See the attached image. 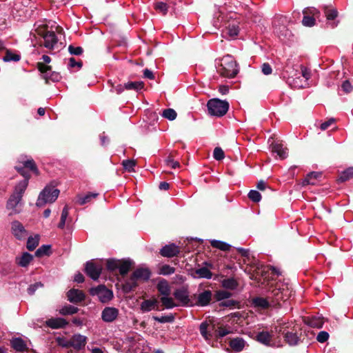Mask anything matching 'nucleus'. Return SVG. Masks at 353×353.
<instances>
[{
	"label": "nucleus",
	"instance_id": "c756f323",
	"mask_svg": "<svg viewBox=\"0 0 353 353\" xmlns=\"http://www.w3.org/2000/svg\"><path fill=\"white\" fill-rule=\"evenodd\" d=\"M132 264V262L129 259L120 260L118 268L120 274L123 276L125 275L129 272Z\"/></svg>",
	"mask_w": 353,
	"mask_h": 353
},
{
	"label": "nucleus",
	"instance_id": "e2e57ef3",
	"mask_svg": "<svg viewBox=\"0 0 353 353\" xmlns=\"http://www.w3.org/2000/svg\"><path fill=\"white\" fill-rule=\"evenodd\" d=\"M41 287H43V283L41 282H37L32 284L28 288V293L30 295H32L38 288Z\"/></svg>",
	"mask_w": 353,
	"mask_h": 353
},
{
	"label": "nucleus",
	"instance_id": "ddd939ff",
	"mask_svg": "<svg viewBox=\"0 0 353 353\" xmlns=\"http://www.w3.org/2000/svg\"><path fill=\"white\" fill-rule=\"evenodd\" d=\"M21 205L22 199L11 194L7 201L6 208L8 210H12V213L18 214L21 212Z\"/></svg>",
	"mask_w": 353,
	"mask_h": 353
},
{
	"label": "nucleus",
	"instance_id": "864d4df0",
	"mask_svg": "<svg viewBox=\"0 0 353 353\" xmlns=\"http://www.w3.org/2000/svg\"><path fill=\"white\" fill-rule=\"evenodd\" d=\"M215 296H216V300L220 301L228 299L232 296V294L225 290H219V291L216 292Z\"/></svg>",
	"mask_w": 353,
	"mask_h": 353
},
{
	"label": "nucleus",
	"instance_id": "5701e85b",
	"mask_svg": "<svg viewBox=\"0 0 353 353\" xmlns=\"http://www.w3.org/2000/svg\"><path fill=\"white\" fill-rule=\"evenodd\" d=\"M158 303V301L155 299H147L141 303L140 309L143 312H148L154 309L158 310L157 308Z\"/></svg>",
	"mask_w": 353,
	"mask_h": 353
},
{
	"label": "nucleus",
	"instance_id": "2f4dec72",
	"mask_svg": "<svg viewBox=\"0 0 353 353\" xmlns=\"http://www.w3.org/2000/svg\"><path fill=\"white\" fill-rule=\"evenodd\" d=\"M306 323L310 327L319 329L323 327V320L321 316H312L307 318Z\"/></svg>",
	"mask_w": 353,
	"mask_h": 353
},
{
	"label": "nucleus",
	"instance_id": "39448f33",
	"mask_svg": "<svg viewBox=\"0 0 353 353\" xmlns=\"http://www.w3.org/2000/svg\"><path fill=\"white\" fill-rule=\"evenodd\" d=\"M207 108L209 114L221 117L228 111L229 103L227 101L214 98L208 101Z\"/></svg>",
	"mask_w": 353,
	"mask_h": 353
},
{
	"label": "nucleus",
	"instance_id": "603ef678",
	"mask_svg": "<svg viewBox=\"0 0 353 353\" xmlns=\"http://www.w3.org/2000/svg\"><path fill=\"white\" fill-rule=\"evenodd\" d=\"M302 23L304 26L312 27L315 24V19L313 16L304 14L302 20Z\"/></svg>",
	"mask_w": 353,
	"mask_h": 353
},
{
	"label": "nucleus",
	"instance_id": "49530a36",
	"mask_svg": "<svg viewBox=\"0 0 353 353\" xmlns=\"http://www.w3.org/2000/svg\"><path fill=\"white\" fill-rule=\"evenodd\" d=\"M21 59V56L17 54H13L10 50H7L6 55L3 58L4 62L10 61H19Z\"/></svg>",
	"mask_w": 353,
	"mask_h": 353
},
{
	"label": "nucleus",
	"instance_id": "6ab92c4d",
	"mask_svg": "<svg viewBox=\"0 0 353 353\" xmlns=\"http://www.w3.org/2000/svg\"><path fill=\"white\" fill-rule=\"evenodd\" d=\"M180 250L178 246L172 243L163 246L161 250L160 254L165 257H173L179 253Z\"/></svg>",
	"mask_w": 353,
	"mask_h": 353
},
{
	"label": "nucleus",
	"instance_id": "72a5a7b5",
	"mask_svg": "<svg viewBox=\"0 0 353 353\" xmlns=\"http://www.w3.org/2000/svg\"><path fill=\"white\" fill-rule=\"evenodd\" d=\"M252 302L254 307L260 309H267L270 306L269 301L266 299L262 297L254 298Z\"/></svg>",
	"mask_w": 353,
	"mask_h": 353
},
{
	"label": "nucleus",
	"instance_id": "4468645a",
	"mask_svg": "<svg viewBox=\"0 0 353 353\" xmlns=\"http://www.w3.org/2000/svg\"><path fill=\"white\" fill-rule=\"evenodd\" d=\"M175 299L181 303L183 306L192 305L189 298L188 291L185 288L176 289L174 292Z\"/></svg>",
	"mask_w": 353,
	"mask_h": 353
},
{
	"label": "nucleus",
	"instance_id": "f257e3e1",
	"mask_svg": "<svg viewBox=\"0 0 353 353\" xmlns=\"http://www.w3.org/2000/svg\"><path fill=\"white\" fill-rule=\"evenodd\" d=\"M17 171L23 176V179L19 181L14 186L12 195L22 199L28 185L30 177L28 171H32L38 174V169L32 159H28L22 162V166H16Z\"/></svg>",
	"mask_w": 353,
	"mask_h": 353
},
{
	"label": "nucleus",
	"instance_id": "58836bf2",
	"mask_svg": "<svg viewBox=\"0 0 353 353\" xmlns=\"http://www.w3.org/2000/svg\"><path fill=\"white\" fill-rule=\"evenodd\" d=\"M39 236L36 235L34 237L30 236L28 237L27 241V249L30 251L34 250L37 246L39 245Z\"/></svg>",
	"mask_w": 353,
	"mask_h": 353
},
{
	"label": "nucleus",
	"instance_id": "20e7f679",
	"mask_svg": "<svg viewBox=\"0 0 353 353\" xmlns=\"http://www.w3.org/2000/svg\"><path fill=\"white\" fill-rule=\"evenodd\" d=\"M151 272L148 268L140 267L137 268L125 282V288L129 290H133L137 286L138 281H147L150 279Z\"/></svg>",
	"mask_w": 353,
	"mask_h": 353
},
{
	"label": "nucleus",
	"instance_id": "f03ea898",
	"mask_svg": "<svg viewBox=\"0 0 353 353\" xmlns=\"http://www.w3.org/2000/svg\"><path fill=\"white\" fill-rule=\"evenodd\" d=\"M216 61V71L223 77L231 79L238 74L237 63L231 55L227 54Z\"/></svg>",
	"mask_w": 353,
	"mask_h": 353
},
{
	"label": "nucleus",
	"instance_id": "4c0bfd02",
	"mask_svg": "<svg viewBox=\"0 0 353 353\" xmlns=\"http://www.w3.org/2000/svg\"><path fill=\"white\" fill-rule=\"evenodd\" d=\"M78 311V307L71 305H66L62 307L59 312L61 315H70L76 314Z\"/></svg>",
	"mask_w": 353,
	"mask_h": 353
},
{
	"label": "nucleus",
	"instance_id": "4d7b16f0",
	"mask_svg": "<svg viewBox=\"0 0 353 353\" xmlns=\"http://www.w3.org/2000/svg\"><path fill=\"white\" fill-rule=\"evenodd\" d=\"M154 8L157 10L159 11L163 14H165L168 9V5L163 1L157 2L154 4Z\"/></svg>",
	"mask_w": 353,
	"mask_h": 353
},
{
	"label": "nucleus",
	"instance_id": "13d9d810",
	"mask_svg": "<svg viewBox=\"0 0 353 353\" xmlns=\"http://www.w3.org/2000/svg\"><path fill=\"white\" fill-rule=\"evenodd\" d=\"M122 165L125 170H128V172H131L134 170V168L136 165V162L132 159H127L122 162Z\"/></svg>",
	"mask_w": 353,
	"mask_h": 353
},
{
	"label": "nucleus",
	"instance_id": "aec40b11",
	"mask_svg": "<svg viewBox=\"0 0 353 353\" xmlns=\"http://www.w3.org/2000/svg\"><path fill=\"white\" fill-rule=\"evenodd\" d=\"M256 341L264 345L273 347L272 334L267 331H262L256 334Z\"/></svg>",
	"mask_w": 353,
	"mask_h": 353
},
{
	"label": "nucleus",
	"instance_id": "c9c22d12",
	"mask_svg": "<svg viewBox=\"0 0 353 353\" xmlns=\"http://www.w3.org/2000/svg\"><path fill=\"white\" fill-rule=\"evenodd\" d=\"M239 26L236 23H232L229 24L223 33L226 35H228L231 38H234L239 34Z\"/></svg>",
	"mask_w": 353,
	"mask_h": 353
},
{
	"label": "nucleus",
	"instance_id": "393cba45",
	"mask_svg": "<svg viewBox=\"0 0 353 353\" xmlns=\"http://www.w3.org/2000/svg\"><path fill=\"white\" fill-rule=\"evenodd\" d=\"M212 330V326L205 321L202 322L199 326L200 333L206 341L211 339Z\"/></svg>",
	"mask_w": 353,
	"mask_h": 353
},
{
	"label": "nucleus",
	"instance_id": "a19ab883",
	"mask_svg": "<svg viewBox=\"0 0 353 353\" xmlns=\"http://www.w3.org/2000/svg\"><path fill=\"white\" fill-rule=\"evenodd\" d=\"M98 194L96 193H88L83 196H79L77 199V203L83 205L85 203H89L92 199L95 198Z\"/></svg>",
	"mask_w": 353,
	"mask_h": 353
},
{
	"label": "nucleus",
	"instance_id": "7ed1b4c3",
	"mask_svg": "<svg viewBox=\"0 0 353 353\" xmlns=\"http://www.w3.org/2000/svg\"><path fill=\"white\" fill-rule=\"evenodd\" d=\"M60 191L52 185H47L39 193L36 205L43 207L47 203H54L58 198Z\"/></svg>",
	"mask_w": 353,
	"mask_h": 353
},
{
	"label": "nucleus",
	"instance_id": "bf43d9fd",
	"mask_svg": "<svg viewBox=\"0 0 353 353\" xmlns=\"http://www.w3.org/2000/svg\"><path fill=\"white\" fill-rule=\"evenodd\" d=\"M68 51L70 54L73 55H81L83 52V48L81 47H74L72 45H70L68 46Z\"/></svg>",
	"mask_w": 353,
	"mask_h": 353
},
{
	"label": "nucleus",
	"instance_id": "9d476101",
	"mask_svg": "<svg viewBox=\"0 0 353 353\" xmlns=\"http://www.w3.org/2000/svg\"><path fill=\"white\" fill-rule=\"evenodd\" d=\"M38 69L43 74V77L47 81L48 80H51L52 81H58L61 78L59 73L52 72L51 67L46 65L43 63H38Z\"/></svg>",
	"mask_w": 353,
	"mask_h": 353
},
{
	"label": "nucleus",
	"instance_id": "338daca9",
	"mask_svg": "<svg viewBox=\"0 0 353 353\" xmlns=\"http://www.w3.org/2000/svg\"><path fill=\"white\" fill-rule=\"evenodd\" d=\"M77 66L79 68L82 67L81 61H77L74 58L71 57L69 59L68 67L69 68H74Z\"/></svg>",
	"mask_w": 353,
	"mask_h": 353
},
{
	"label": "nucleus",
	"instance_id": "dca6fc26",
	"mask_svg": "<svg viewBox=\"0 0 353 353\" xmlns=\"http://www.w3.org/2000/svg\"><path fill=\"white\" fill-rule=\"evenodd\" d=\"M212 293L210 290H204L197 295L196 305L199 306H207L211 301Z\"/></svg>",
	"mask_w": 353,
	"mask_h": 353
},
{
	"label": "nucleus",
	"instance_id": "09e8293b",
	"mask_svg": "<svg viewBox=\"0 0 353 353\" xmlns=\"http://www.w3.org/2000/svg\"><path fill=\"white\" fill-rule=\"evenodd\" d=\"M120 260L115 259H110L106 261V268L109 271H114L118 270Z\"/></svg>",
	"mask_w": 353,
	"mask_h": 353
},
{
	"label": "nucleus",
	"instance_id": "a211bd4d",
	"mask_svg": "<svg viewBox=\"0 0 353 353\" xmlns=\"http://www.w3.org/2000/svg\"><path fill=\"white\" fill-rule=\"evenodd\" d=\"M68 300L70 303H77L81 302L85 299L84 293L79 290L72 289L67 293Z\"/></svg>",
	"mask_w": 353,
	"mask_h": 353
},
{
	"label": "nucleus",
	"instance_id": "bb28decb",
	"mask_svg": "<svg viewBox=\"0 0 353 353\" xmlns=\"http://www.w3.org/2000/svg\"><path fill=\"white\" fill-rule=\"evenodd\" d=\"M321 176V174L316 172H312L307 174L306 177L302 181V185H315L317 182V179Z\"/></svg>",
	"mask_w": 353,
	"mask_h": 353
},
{
	"label": "nucleus",
	"instance_id": "c85d7f7f",
	"mask_svg": "<svg viewBox=\"0 0 353 353\" xmlns=\"http://www.w3.org/2000/svg\"><path fill=\"white\" fill-rule=\"evenodd\" d=\"M11 346L17 352H23L26 349V344L21 338H15L10 341Z\"/></svg>",
	"mask_w": 353,
	"mask_h": 353
},
{
	"label": "nucleus",
	"instance_id": "3c124183",
	"mask_svg": "<svg viewBox=\"0 0 353 353\" xmlns=\"http://www.w3.org/2000/svg\"><path fill=\"white\" fill-rule=\"evenodd\" d=\"M174 272L175 268L169 265H163L159 270V274L162 275H170L174 274Z\"/></svg>",
	"mask_w": 353,
	"mask_h": 353
},
{
	"label": "nucleus",
	"instance_id": "2eb2a0df",
	"mask_svg": "<svg viewBox=\"0 0 353 353\" xmlns=\"http://www.w3.org/2000/svg\"><path fill=\"white\" fill-rule=\"evenodd\" d=\"M71 346L77 350L83 349L87 341V337L80 334H74L71 339Z\"/></svg>",
	"mask_w": 353,
	"mask_h": 353
},
{
	"label": "nucleus",
	"instance_id": "6e6d98bb",
	"mask_svg": "<svg viewBox=\"0 0 353 353\" xmlns=\"http://www.w3.org/2000/svg\"><path fill=\"white\" fill-rule=\"evenodd\" d=\"M165 162L167 166L174 169L179 167L180 165L179 161H175L171 154L166 158Z\"/></svg>",
	"mask_w": 353,
	"mask_h": 353
},
{
	"label": "nucleus",
	"instance_id": "473e14b6",
	"mask_svg": "<svg viewBox=\"0 0 353 353\" xmlns=\"http://www.w3.org/2000/svg\"><path fill=\"white\" fill-rule=\"evenodd\" d=\"M285 342L291 345H296L299 343V338L297 336L296 333L288 332L284 335Z\"/></svg>",
	"mask_w": 353,
	"mask_h": 353
},
{
	"label": "nucleus",
	"instance_id": "7c9ffc66",
	"mask_svg": "<svg viewBox=\"0 0 353 353\" xmlns=\"http://www.w3.org/2000/svg\"><path fill=\"white\" fill-rule=\"evenodd\" d=\"M160 301L165 309H172L178 306V305L175 303L174 299L170 296H161Z\"/></svg>",
	"mask_w": 353,
	"mask_h": 353
},
{
	"label": "nucleus",
	"instance_id": "37998d69",
	"mask_svg": "<svg viewBox=\"0 0 353 353\" xmlns=\"http://www.w3.org/2000/svg\"><path fill=\"white\" fill-rule=\"evenodd\" d=\"M353 177V167L349 168L344 170L339 176L338 181L345 182Z\"/></svg>",
	"mask_w": 353,
	"mask_h": 353
},
{
	"label": "nucleus",
	"instance_id": "a878e982",
	"mask_svg": "<svg viewBox=\"0 0 353 353\" xmlns=\"http://www.w3.org/2000/svg\"><path fill=\"white\" fill-rule=\"evenodd\" d=\"M33 260V256L28 252H23L19 257L16 258V263L18 265L26 268Z\"/></svg>",
	"mask_w": 353,
	"mask_h": 353
},
{
	"label": "nucleus",
	"instance_id": "052dcab7",
	"mask_svg": "<svg viewBox=\"0 0 353 353\" xmlns=\"http://www.w3.org/2000/svg\"><path fill=\"white\" fill-rule=\"evenodd\" d=\"M213 157L216 160H222L225 157L223 150L221 148H215L213 152Z\"/></svg>",
	"mask_w": 353,
	"mask_h": 353
},
{
	"label": "nucleus",
	"instance_id": "ea45409f",
	"mask_svg": "<svg viewBox=\"0 0 353 353\" xmlns=\"http://www.w3.org/2000/svg\"><path fill=\"white\" fill-rule=\"evenodd\" d=\"M124 87L125 90H133L138 91L143 88V83L141 81H131L124 83Z\"/></svg>",
	"mask_w": 353,
	"mask_h": 353
},
{
	"label": "nucleus",
	"instance_id": "f704fd0d",
	"mask_svg": "<svg viewBox=\"0 0 353 353\" xmlns=\"http://www.w3.org/2000/svg\"><path fill=\"white\" fill-rule=\"evenodd\" d=\"M230 345L236 352H241L245 346V341L241 338H236L231 340Z\"/></svg>",
	"mask_w": 353,
	"mask_h": 353
},
{
	"label": "nucleus",
	"instance_id": "f3484780",
	"mask_svg": "<svg viewBox=\"0 0 353 353\" xmlns=\"http://www.w3.org/2000/svg\"><path fill=\"white\" fill-rule=\"evenodd\" d=\"M58 42L57 37L54 32L48 31L43 36V46L50 50L54 49Z\"/></svg>",
	"mask_w": 353,
	"mask_h": 353
},
{
	"label": "nucleus",
	"instance_id": "774afa93",
	"mask_svg": "<svg viewBox=\"0 0 353 353\" xmlns=\"http://www.w3.org/2000/svg\"><path fill=\"white\" fill-rule=\"evenodd\" d=\"M341 88L346 93H349L352 90V86L350 82L347 80L343 82Z\"/></svg>",
	"mask_w": 353,
	"mask_h": 353
},
{
	"label": "nucleus",
	"instance_id": "cd10ccee",
	"mask_svg": "<svg viewBox=\"0 0 353 353\" xmlns=\"http://www.w3.org/2000/svg\"><path fill=\"white\" fill-rule=\"evenodd\" d=\"M194 278H204V279H211L212 276V272L205 267H203L199 269H196L193 273Z\"/></svg>",
	"mask_w": 353,
	"mask_h": 353
},
{
	"label": "nucleus",
	"instance_id": "de8ad7c7",
	"mask_svg": "<svg viewBox=\"0 0 353 353\" xmlns=\"http://www.w3.org/2000/svg\"><path fill=\"white\" fill-rule=\"evenodd\" d=\"M161 115H162V117H163L164 118H165L170 121H174L176 118L177 114H176V112L174 109L168 108V109H165L163 111Z\"/></svg>",
	"mask_w": 353,
	"mask_h": 353
},
{
	"label": "nucleus",
	"instance_id": "5fc2aeb1",
	"mask_svg": "<svg viewBox=\"0 0 353 353\" xmlns=\"http://www.w3.org/2000/svg\"><path fill=\"white\" fill-rule=\"evenodd\" d=\"M248 198L253 202H259L261 199V194L255 190H251L248 193Z\"/></svg>",
	"mask_w": 353,
	"mask_h": 353
},
{
	"label": "nucleus",
	"instance_id": "412c9836",
	"mask_svg": "<svg viewBox=\"0 0 353 353\" xmlns=\"http://www.w3.org/2000/svg\"><path fill=\"white\" fill-rule=\"evenodd\" d=\"M157 288L161 296L171 295V287L165 279H161L159 281Z\"/></svg>",
	"mask_w": 353,
	"mask_h": 353
},
{
	"label": "nucleus",
	"instance_id": "f8f14e48",
	"mask_svg": "<svg viewBox=\"0 0 353 353\" xmlns=\"http://www.w3.org/2000/svg\"><path fill=\"white\" fill-rule=\"evenodd\" d=\"M12 233L19 240L25 239L28 236V232L23 225L18 221L12 223Z\"/></svg>",
	"mask_w": 353,
	"mask_h": 353
},
{
	"label": "nucleus",
	"instance_id": "423d86ee",
	"mask_svg": "<svg viewBox=\"0 0 353 353\" xmlns=\"http://www.w3.org/2000/svg\"><path fill=\"white\" fill-rule=\"evenodd\" d=\"M90 293L92 296H97L99 300L103 303L109 302L113 298L112 291L104 285H99L96 288H91Z\"/></svg>",
	"mask_w": 353,
	"mask_h": 353
},
{
	"label": "nucleus",
	"instance_id": "0e129e2a",
	"mask_svg": "<svg viewBox=\"0 0 353 353\" xmlns=\"http://www.w3.org/2000/svg\"><path fill=\"white\" fill-rule=\"evenodd\" d=\"M57 341V343L59 346H61L63 347H72L70 339L68 340L65 338L59 337Z\"/></svg>",
	"mask_w": 353,
	"mask_h": 353
},
{
	"label": "nucleus",
	"instance_id": "69168bd1",
	"mask_svg": "<svg viewBox=\"0 0 353 353\" xmlns=\"http://www.w3.org/2000/svg\"><path fill=\"white\" fill-rule=\"evenodd\" d=\"M328 338L329 334L327 332L325 331L320 332L316 336L317 341L320 343L325 342L328 339Z\"/></svg>",
	"mask_w": 353,
	"mask_h": 353
},
{
	"label": "nucleus",
	"instance_id": "c03bdc74",
	"mask_svg": "<svg viewBox=\"0 0 353 353\" xmlns=\"http://www.w3.org/2000/svg\"><path fill=\"white\" fill-rule=\"evenodd\" d=\"M69 214V208L68 205H65L61 212L60 222L58 227L61 229H63L65 225L66 219Z\"/></svg>",
	"mask_w": 353,
	"mask_h": 353
},
{
	"label": "nucleus",
	"instance_id": "0eeeda50",
	"mask_svg": "<svg viewBox=\"0 0 353 353\" xmlns=\"http://www.w3.org/2000/svg\"><path fill=\"white\" fill-rule=\"evenodd\" d=\"M301 72L299 76L292 81L289 79L290 84L295 88H303L306 84L307 81L310 78V71L304 66H301Z\"/></svg>",
	"mask_w": 353,
	"mask_h": 353
},
{
	"label": "nucleus",
	"instance_id": "8fccbe9b",
	"mask_svg": "<svg viewBox=\"0 0 353 353\" xmlns=\"http://www.w3.org/2000/svg\"><path fill=\"white\" fill-rule=\"evenodd\" d=\"M153 319L159 323H172L174 320V316L173 314H170L167 316H153Z\"/></svg>",
	"mask_w": 353,
	"mask_h": 353
},
{
	"label": "nucleus",
	"instance_id": "1a4fd4ad",
	"mask_svg": "<svg viewBox=\"0 0 353 353\" xmlns=\"http://www.w3.org/2000/svg\"><path fill=\"white\" fill-rule=\"evenodd\" d=\"M103 267L101 264L94 263L92 261H88L85 263V272L92 279L97 280L101 273Z\"/></svg>",
	"mask_w": 353,
	"mask_h": 353
},
{
	"label": "nucleus",
	"instance_id": "6e6552de",
	"mask_svg": "<svg viewBox=\"0 0 353 353\" xmlns=\"http://www.w3.org/2000/svg\"><path fill=\"white\" fill-rule=\"evenodd\" d=\"M273 296L276 301H287L292 295V290H290L288 285H277L275 289L272 291Z\"/></svg>",
	"mask_w": 353,
	"mask_h": 353
},
{
	"label": "nucleus",
	"instance_id": "680f3d73",
	"mask_svg": "<svg viewBox=\"0 0 353 353\" xmlns=\"http://www.w3.org/2000/svg\"><path fill=\"white\" fill-rule=\"evenodd\" d=\"M325 14L327 20H333L337 17L338 12L335 9L326 10Z\"/></svg>",
	"mask_w": 353,
	"mask_h": 353
},
{
	"label": "nucleus",
	"instance_id": "b1692460",
	"mask_svg": "<svg viewBox=\"0 0 353 353\" xmlns=\"http://www.w3.org/2000/svg\"><path fill=\"white\" fill-rule=\"evenodd\" d=\"M46 324L52 329H59L65 327L68 322L63 318H51L46 321Z\"/></svg>",
	"mask_w": 353,
	"mask_h": 353
},
{
	"label": "nucleus",
	"instance_id": "a18cd8bd",
	"mask_svg": "<svg viewBox=\"0 0 353 353\" xmlns=\"http://www.w3.org/2000/svg\"><path fill=\"white\" fill-rule=\"evenodd\" d=\"M222 285L224 288L234 290L236 288L238 284L237 282L233 278H229L224 279L222 281Z\"/></svg>",
	"mask_w": 353,
	"mask_h": 353
},
{
	"label": "nucleus",
	"instance_id": "4be33fe9",
	"mask_svg": "<svg viewBox=\"0 0 353 353\" xmlns=\"http://www.w3.org/2000/svg\"><path fill=\"white\" fill-rule=\"evenodd\" d=\"M272 151L274 153L277 154V155L281 159H285L288 156L287 148L283 147V145L279 142H273L271 145Z\"/></svg>",
	"mask_w": 353,
	"mask_h": 353
},
{
	"label": "nucleus",
	"instance_id": "9b49d317",
	"mask_svg": "<svg viewBox=\"0 0 353 353\" xmlns=\"http://www.w3.org/2000/svg\"><path fill=\"white\" fill-rule=\"evenodd\" d=\"M119 316V310L114 307H105L101 312V319L105 323L114 321Z\"/></svg>",
	"mask_w": 353,
	"mask_h": 353
},
{
	"label": "nucleus",
	"instance_id": "e433bc0d",
	"mask_svg": "<svg viewBox=\"0 0 353 353\" xmlns=\"http://www.w3.org/2000/svg\"><path fill=\"white\" fill-rule=\"evenodd\" d=\"M210 243L213 248L219 249L222 251H228L231 248L230 244L219 240H212Z\"/></svg>",
	"mask_w": 353,
	"mask_h": 353
},
{
	"label": "nucleus",
	"instance_id": "79ce46f5",
	"mask_svg": "<svg viewBox=\"0 0 353 353\" xmlns=\"http://www.w3.org/2000/svg\"><path fill=\"white\" fill-rule=\"evenodd\" d=\"M51 246L50 245H43L39 248L35 252V256L41 257L43 256H48L50 254Z\"/></svg>",
	"mask_w": 353,
	"mask_h": 353
}]
</instances>
